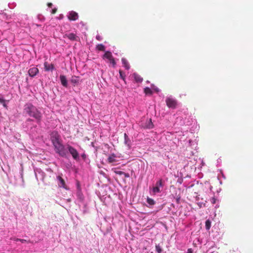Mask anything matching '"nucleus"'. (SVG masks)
<instances>
[{
	"mask_svg": "<svg viewBox=\"0 0 253 253\" xmlns=\"http://www.w3.org/2000/svg\"><path fill=\"white\" fill-rule=\"evenodd\" d=\"M114 172L116 174H118V175H124L126 178H128V177H129V173H126V172H125L124 171H122L115 170H114Z\"/></svg>",
	"mask_w": 253,
	"mask_h": 253,
	"instance_id": "13",
	"label": "nucleus"
},
{
	"mask_svg": "<svg viewBox=\"0 0 253 253\" xmlns=\"http://www.w3.org/2000/svg\"><path fill=\"white\" fill-rule=\"evenodd\" d=\"M67 148L74 160H77L79 159V153L76 149L70 145L67 146Z\"/></svg>",
	"mask_w": 253,
	"mask_h": 253,
	"instance_id": "5",
	"label": "nucleus"
},
{
	"mask_svg": "<svg viewBox=\"0 0 253 253\" xmlns=\"http://www.w3.org/2000/svg\"><path fill=\"white\" fill-rule=\"evenodd\" d=\"M144 91L147 95H151L152 94V91L149 87H145L144 88Z\"/></svg>",
	"mask_w": 253,
	"mask_h": 253,
	"instance_id": "19",
	"label": "nucleus"
},
{
	"mask_svg": "<svg viewBox=\"0 0 253 253\" xmlns=\"http://www.w3.org/2000/svg\"><path fill=\"white\" fill-rule=\"evenodd\" d=\"M47 5H48V7H51L52 6V3H48L47 4Z\"/></svg>",
	"mask_w": 253,
	"mask_h": 253,
	"instance_id": "34",
	"label": "nucleus"
},
{
	"mask_svg": "<svg viewBox=\"0 0 253 253\" xmlns=\"http://www.w3.org/2000/svg\"><path fill=\"white\" fill-rule=\"evenodd\" d=\"M96 49L99 51H104L105 50V47L103 44H98L96 46Z\"/></svg>",
	"mask_w": 253,
	"mask_h": 253,
	"instance_id": "17",
	"label": "nucleus"
},
{
	"mask_svg": "<svg viewBox=\"0 0 253 253\" xmlns=\"http://www.w3.org/2000/svg\"><path fill=\"white\" fill-rule=\"evenodd\" d=\"M107 162L110 164H114L117 162L116 155L114 154H111L107 158Z\"/></svg>",
	"mask_w": 253,
	"mask_h": 253,
	"instance_id": "9",
	"label": "nucleus"
},
{
	"mask_svg": "<svg viewBox=\"0 0 253 253\" xmlns=\"http://www.w3.org/2000/svg\"><path fill=\"white\" fill-rule=\"evenodd\" d=\"M57 11V9L54 8L53 9H52V11H51V13L52 14H55Z\"/></svg>",
	"mask_w": 253,
	"mask_h": 253,
	"instance_id": "32",
	"label": "nucleus"
},
{
	"mask_svg": "<svg viewBox=\"0 0 253 253\" xmlns=\"http://www.w3.org/2000/svg\"><path fill=\"white\" fill-rule=\"evenodd\" d=\"M24 113L34 118L37 123H40L42 119L41 112L32 104L27 103L24 106Z\"/></svg>",
	"mask_w": 253,
	"mask_h": 253,
	"instance_id": "2",
	"label": "nucleus"
},
{
	"mask_svg": "<svg viewBox=\"0 0 253 253\" xmlns=\"http://www.w3.org/2000/svg\"><path fill=\"white\" fill-rule=\"evenodd\" d=\"M187 253H193V250L192 249H188Z\"/></svg>",
	"mask_w": 253,
	"mask_h": 253,
	"instance_id": "33",
	"label": "nucleus"
},
{
	"mask_svg": "<svg viewBox=\"0 0 253 253\" xmlns=\"http://www.w3.org/2000/svg\"><path fill=\"white\" fill-rule=\"evenodd\" d=\"M96 40H98V41H101V40H102V38H101V37L100 36H99V35H97V36H96Z\"/></svg>",
	"mask_w": 253,
	"mask_h": 253,
	"instance_id": "31",
	"label": "nucleus"
},
{
	"mask_svg": "<svg viewBox=\"0 0 253 253\" xmlns=\"http://www.w3.org/2000/svg\"><path fill=\"white\" fill-rule=\"evenodd\" d=\"M57 179L59 181V183L58 184V185L60 187H62L64 189H67V186L65 184V182L64 180L62 178V177L60 175L57 176Z\"/></svg>",
	"mask_w": 253,
	"mask_h": 253,
	"instance_id": "10",
	"label": "nucleus"
},
{
	"mask_svg": "<svg viewBox=\"0 0 253 253\" xmlns=\"http://www.w3.org/2000/svg\"><path fill=\"white\" fill-rule=\"evenodd\" d=\"M211 222L210 221V220L209 219L207 220L205 222L206 228L207 230H209L211 227Z\"/></svg>",
	"mask_w": 253,
	"mask_h": 253,
	"instance_id": "21",
	"label": "nucleus"
},
{
	"mask_svg": "<svg viewBox=\"0 0 253 253\" xmlns=\"http://www.w3.org/2000/svg\"><path fill=\"white\" fill-rule=\"evenodd\" d=\"M153 192L154 193H160L161 192V190L158 186H155L153 189Z\"/></svg>",
	"mask_w": 253,
	"mask_h": 253,
	"instance_id": "23",
	"label": "nucleus"
},
{
	"mask_svg": "<svg viewBox=\"0 0 253 253\" xmlns=\"http://www.w3.org/2000/svg\"><path fill=\"white\" fill-rule=\"evenodd\" d=\"M147 202L150 206H153L155 204V202L154 201V200L150 198H147Z\"/></svg>",
	"mask_w": 253,
	"mask_h": 253,
	"instance_id": "20",
	"label": "nucleus"
},
{
	"mask_svg": "<svg viewBox=\"0 0 253 253\" xmlns=\"http://www.w3.org/2000/svg\"><path fill=\"white\" fill-rule=\"evenodd\" d=\"M44 68L45 71H52L54 69V67L52 64H48L47 62L44 63Z\"/></svg>",
	"mask_w": 253,
	"mask_h": 253,
	"instance_id": "11",
	"label": "nucleus"
},
{
	"mask_svg": "<svg viewBox=\"0 0 253 253\" xmlns=\"http://www.w3.org/2000/svg\"><path fill=\"white\" fill-rule=\"evenodd\" d=\"M60 135L57 131H53L50 134V140L54 146V150L60 156L65 157L67 151L65 146L60 140Z\"/></svg>",
	"mask_w": 253,
	"mask_h": 253,
	"instance_id": "1",
	"label": "nucleus"
},
{
	"mask_svg": "<svg viewBox=\"0 0 253 253\" xmlns=\"http://www.w3.org/2000/svg\"><path fill=\"white\" fill-rule=\"evenodd\" d=\"M27 120H28V121H31V119H28Z\"/></svg>",
	"mask_w": 253,
	"mask_h": 253,
	"instance_id": "36",
	"label": "nucleus"
},
{
	"mask_svg": "<svg viewBox=\"0 0 253 253\" xmlns=\"http://www.w3.org/2000/svg\"><path fill=\"white\" fill-rule=\"evenodd\" d=\"M133 75L136 82L141 83L142 82L143 79L140 77V76L136 73H134Z\"/></svg>",
	"mask_w": 253,
	"mask_h": 253,
	"instance_id": "14",
	"label": "nucleus"
},
{
	"mask_svg": "<svg viewBox=\"0 0 253 253\" xmlns=\"http://www.w3.org/2000/svg\"><path fill=\"white\" fill-rule=\"evenodd\" d=\"M77 78L76 77L75 78H72L71 80V82L73 83H77L78 82V80L77 79Z\"/></svg>",
	"mask_w": 253,
	"mask_h": 253,
	"instance_id": "29",
	"label": "nucleus"
},
{
	"mask_svg": "<svg viewBox=\"0 0 253 253\" xmlns=\"http://www.w3.org/2000/svg\"><path fill=\"white\" fill-rule=\"evenodd\" d=\"M154 126L153 124L151 121V119H149V120L147 121L146 122V125L144 126V127L146 128H152Z\"/></svg>",
	"mask_w": 253,
	"mask_h": 253,
	"instance_id": "16",
	"label": "nucleus"
},
{
	"mask_svg": "<svg viewBox=\"0 0 253 253\" xmlns=\"http://www.w3.org/2000/svg\"><path fill=\"white\" fill-rule=\"evenodd\" d=\"M39 69L37 67L31 68L28 71V74L31 77H34L39 73Z\"/></svg>",
	"mask_w": 253,
	"mask_h": 253,
	"instance_id": "8",
	"label": "nucleus"
},
{
	"mask_svg": "<svg viewBox=\"0 0 253 253\" xmlns=\"http://www.w3.org/2000/svg\"><path fill=\"white\" fill-rule=\"evenodd\" d=\"M19 241H20V242H21V243H29V242H30V241H27V240H25V239H19Z\"/></svg>",
	"mask_w": 253,
	"mask_h": 253,
	"instance_id": "30",
	"label": "nucleus"
},
{
	"mask_svg": "<svg viewBox=\"0 0 253 253\" xmlns=\"http://www.w3.org/2000/svg\"><path fill=\"white\" fill-rule=\"evenodd\" d=\"M156 186H158V187H159L160 186H163L162 180L160 179L159 181H158L156 182Z\"/></svg>",
	"mask_w": 253,
	"mask_h": 253,
	"instance_id": "24",
	"label": "nucleus"
},
{
	"mask_svg": "<svg viewBox=\"0 0 253 253\" xmlns=\"http://www.w3.org/2000/svg\"><path fill=\"white\" fill-rule=\"evenodd\" d=\"M64 38H67L71 41H77L79 38L73 33L67 34L64 35Z\"/></svg>",
	"mask_w": 253,
	"mask_h": 253,
	"instance_id": "7",
	"label": "nucleus"
},
{
	"mask_svg": "<svg viewBox=\"0 0 253 253\" xmlns=\"http://www.w3.org/2000/svg\"><path fill=\"white\" fill-rule=\"evenodd\" d=\"M122 63L126 70H128L130 68V66L127 60L124 58L122 59Z\"/></svg>",
	"mask_w": 253,
	"mask_h": 253,
	"instance_id": "15",
	"label": "nucleus"
},
{
	"mask_svg": "<svg viewBox=\"0 0 253 253\" xmlns=\"http://www.w3.org/2000/svg\"><path fill=\"white\" fill-rule=\"evenodd\" d=\"M102 58L103 59H108V61L110 64H111L113 67H115L116 65V62L115 61V60L114 58L113 57L112 53L109 51H107L105 52L104 55L102 56Z\"/></svg>",
	"mask_w": 253,
	"mask_h": 253,
	"instance_id": "3",
	"label": "nucleus"
},
{
	"mask_svg": "<svg viewBox=\"0 0 253 253\" xmlns=\"http://www.w3.org/2000/svg\"><path fill=\"white\" fill-rule=\"evenodd\" d=\"M60 79L61 83V84L65 87L67 86V80L66 79V77L64 75H60Z\"/></svg>",
	"mask_w": 253,
	"mask_h": 253,
	"instance_id": "12",
	"label": "nucleus"
},
{
	"mask_svg": "<svg viewBox=\"0 0 253 253\" xmlns=\"http://www.w3.org/2000/svg\"><path fill=\"white\" fill-rule=\"evenodd\" d=\"M167 106L169 108L175 109L177 105V101L172 98L168 97L166 100Z\"/></svg>",
	"mask_w": 253,
	"mask_h": 253,
	"instance_id": "4",
	"label": "nucleus"
},
{
	"mask_svg": "<svg viewBox=\"0 0 253 253\" xmlns=\"http://www.w3.org/2000/svg\"><path fill=\"white\" fill-rule=\"evenodd\" d=\"M0 103L2 104L3 106L4 107H7L6 104L5 103V100L3 98H0Z\"/></svg>",
	"mask_w": 253,
	"mask_h": 253,
	"instance_id": "26",
	"label": "nucleus"
},
{
	"mask_svg": "<svg viewBox=\"0 0 253 253\" xmlns=\"http://www.w3.org/2000/svg\"><path fill=\"white\" fill-rule=\"evenodd\" d=\"M119 74L120 78L126 83V75L125 73L122 70H120Z\"/></svg>",
	"mask_w": 253,
	"mask_h": 253,
	"instance_id": "18",
	"label": "nucleus"
},
{
	"mask_svg": "<svg viewBox=\"0 0 253 253\" xmlns=\"http://www.w3.org/2000/svg\"><path fill=\"white\" fill-rule=\"evenodd\" d=\"M180 196L179 195H178L176 198H175V200H176V202L177 203V204H179V202H180Z\"/></svg>",
	"mask_w": 253,
	"mask_h": 253,
	"instance_id": "28",
	"label": "nucleus"
},
{
	"mask_svg": "<svg viewBox=\"0 0 253 253\" xmlns=\"http://www.w3.org/2000/svg\"><path fill=\"white\" fill-rule=\"evenodd\" d=\"M156 250L158 253H161L162 252V249L161 247L159 245H156Z\"/></svg>",
	"mask_w": 253,
	"mask_h": 253,
	"instance_id": "22",
	"label": "nucleus"
},
{
	"mask_svg": "<svg viewBox=\"0 0 253 253\" xmlns=\"http://www.w3.org/2000/svg\"><path fill=\"white\" fill-rule=\"evenodd\" d=\"M210 201L212 204H214L216 203V199L215 198V197H212Z\"/></svg>",
	"mask_w": 253,
	"mask_h": 253,
	"instance_id": "27",
	"label": "nucleus"
},
{
	"mask_svg": "<svg viewBox=\"0 0 253 253\" xmlns=\"http://www.w3.org/2000/svg\"><path fill=\"white\" fill-rule=\"evenodd\" d=\"M19 239H20L16 238V239H14V240H15V241H19Z\"/></svg>",
	"mask_w": 253,
	"mask_h": 253,
	"instance_id": "35",
	"label": "nucleus"
},
{
	"mask_svg": "<svg viewBox=\"0 0 253 253\" xmlns=\"http://www.w3.org/2000/svg\"><path fill=\"white\" fill-rule=\"evenodd\" d=\"M67 17L70 21H76L78 19L79 15L76 12L74 11H71L69 12Z\"/></svg>",
	"mask_w": 253,
	"mask_h": 253,
	"instance_id": "6",
	"label": "nucleus"
},
{
	"mask_svg": "<svg viewBox=\"0 0 253 253\" xmlns=\"http://www.w3.org/2000/svg\"><path fill=\"white\" fill-rule=\"evenodd\" d=\"M124 136H125V142L126 144H127V145H128L129 144L128 143V141H130L129 140L128 136L126 135V133H125Z\"/></svg>",
	"mask_w": 253,
	"mask_h": 253,
	"instance_id": "25",
	"label": "nucleus"
}]
</instances>
